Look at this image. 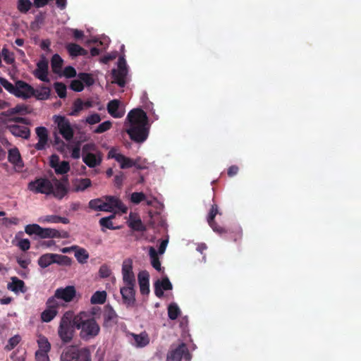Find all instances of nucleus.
Returning <instances> with one entry per match:
<instances>
[{
    "mask_svg": "<svg viewBox=\"0 0 361 361\" xmlns=\"http://www.w3.org/2000/svg\"><path fill=\"white\" fill-rule=\"evenodd\" d=\"M148 118L141 109H134L128 114L125 122L126 132L137 143L145 141L149 135Z\"/></svg>",
    "mask_w": 361,
    "mask_h": 361,
    "instance_id": "obj_1",
    "label": "nucleus"
},
{
    "mask_svg": "<svg viewBox=\"0 0 361 361\" xmlns=\"http://www.w3.org/2000/svg\"><path fill=\"white\" fill-rule=\"evenodd\" d=\"M86 314L81 312L74 317L73 325L77 329H80V336L85 341H88L97 336L100 327L94 318L85 319Z\"/></svg>",
    "mask_w": 361,
    "mask_h": 361,
    "instance_id": "obj_2",
    "label": "nucleus"
},
{
    "mask_svg": "<svg viewBox=\"0 0 361 361\" xmlns=\"http://www.w3.org/2000/svg\"><path fill=\"white\" fill-rule=\"evenodd\" d=\"M73 313L71 311L66 312L61 319L58 334L61 340L64 343H69L73 337L74 328L73 325Z\"/></svg>",
    "mask_w": 361,
    "mask_h": 361,
    "instance_id": "obj_3",
    "label": "nucleus"
},
{
    "mask_svg": "<svg viewBox=\"0 0 361 361\" xmlns=\"http://www.w3.org/2000/svg\"><path fill=\"white\" fill-rule=\"evenodd\" d=\"M116 66V68H114L111 71L113 82L118 84L120 87H124L128 74V67L124 56L118 58Z\"/></svg>",
    "mask_w": 361,
    "mask_h": 361,
    "instance_id": "obj_4",
    "label": "nucleus"
},
{
    "mask_svg": "<svg viewBox=\"0 0 361 361\" xmlns=\"http://www.w3.org/2000/svg\"><path fill=\"white\" fill-rule=\"evenodd\" d=\"M27 188L35 194L49 195L52 192V182L46 178H38L30 181L27 185Z\"/></svg>",
    "mask_w": 361,
    "mask_h": 361,
    "instance_id": "obj_5",
    "label": "nucleus"
},
{
    "mask_svg": "<svg viewBox=\"0 0 361 361\" xmlns=\"http://www.w3.org/2000/svg\"><path fill=\"white\" fill-rule=\"evenodd\" d=\"M52 195L56 199L61 200L69 191V183L67 176H63L61 180L56 178L52 179Z\"/></svg>",
    "mask_w": 361,
    "mask_h": 361,
    "instance_id": "obj_6",
    "label": "nucleus"
},
{
    "mask_svg": "<svg viewBox=\"0 0 361 361\" xmlns=\"http://www.w3.org/2000/svg\"><path fill=\"white\" fill-rule=\"evenodd\" d=\"M54 123L57 124L59 133L67 141H71L74 135V130L71 127L70 121L65 116H54Z\"/></svg>",
    "mask_w": 361,
    "mask_h": 361,
    "instance_id": "obj_7",
    "label": "nucleus"
},
{
    "mask_svg": "<svg viewBox=\"0 0 361 361\" xmlns=\"http://www.w3.org/2000/svg\"><path fill=\"white\" fill-rule=\"evenodd\" d=\"M96 73H82L77 75V79L72 81L71 90H83L85 86L90 87L95 82Z\"/></svg>",
    "mask_w": 361,
    "mask_h": 361,
    "instance_id": "obj_8",
    "label": "nucleus"
},
{
    "mask_svg": "<svg viewBox=\"0 0 361 361\" xmlns=\"http://www.w3.org/2000/svg\"><path fill=\"white\" fill-rule=\"evenodd\" d=\"M182 358L185 360L191 359V355L184 343H181L176 348L169 351L166 361H181Z\"/></svg>",
    "mask_w": 361,
    "mask_h": 361,
    "instance_id": "obj_9",
    "label": "nucleus"
},
{
    "mask_svg": "<svg viewBox=\"0 0 361 361\" xmlns=\"http://www.w3.org/2000/svg\"><path fill=\"white\" fill-rule=\"evenodd\" d=\"M122 276L125 285L135 286V277L133 271V261L125 259L122 264Z\"/></svg>",
    "mask_w": 361,
    "mask_h": 361,
    "instance_id": "obj_10",
    "label": "nucleus"
},
{
    "mask_svg": "<svg viewBox=\"0 0 361 361\" xmlns=\"http://www.w3.org/2000/svg\"><path fill=\"white\" fill-rule=\"evenodd\" d=\"M105 204H106V212H112L116 209L123 214H126L128 212V207L122 202V201L117 197L106 195L104 196Z\"/></svg>",
    "mask_w": 361,
    "mask_h": 361,
    "instance_id": "obj_11",
    "label": "nucleus"
},
{
    "mask_svg": "<svg viewBox=\"0 0 361 361\" xmlns=\"http://www.w3.org/2000/svg\"><path fill=\"white\" fill-rule=\"evenodd\" d=\"M135 286H127L121 288L120 292L123 303L127 307H133L135 303Z\"/></svg>",
    "mask_w": 361,
    "mask_h": 361,
    "instance_id": "obj_12",
    "label": "nucleus"
},
{
    "mask_svg": "<svg viewBox=\"0 0 361 361\" xmlns=\"http://www.w3.org/2000/svg\"><path fill=\"white\" fill-rule=\"evenodd\" d=\"M34 74L39 80L43 82H49L48 61L44 56H42L37 62Z\"/></svg>",
    "mask_w": 361,
    "mask_h": 361,
    "instance_id": "obj_13",
    "label": "nucleus"
},
{
    "mask_svg": "<svg viewBox=\"0 0 361 361\" xmlns=\"http://www.w3.org/2000/svg\"><path fill=\"white\" fill-rule=\"evenodd\" d=\"M217 214H219L218 206L217 204H214L212 205L208 214L207 222L214 232L219 234H223L226 232V229L219 226L214 221V218Z\"/></svg>",
    "mask_w": 361,
    "mask_h": 361,
    "instance_id": "obj_14",
    "label": "nucleus"
},
{
    "mask_svg": "<svg viewBox=\"0 0 361 361\" xmlns=\"http://www.w3.org/2000/svg\"><path fill=\"white\" fill-rule=\"evenodd\" d=\"M108 157L114 159L120 164L122 169H129L133 166V159L124 156L121 153H117L115 150L111 149L109 152Z\"/></svg>",
    "mask_w": 361,
    "mask_h": 361,
    "instance_id": "obj_15",
    "label": "nucleus"
},
{
    "mask_svg": "<svg viewBox=\"0 0 361 361\" xmlns=\"http://www.w3.org/2000/svg\"><path fill=\"white\" fill-rule=\"evenodd\" d=\"M75 288L73 286H66L64 288H60L56 290L55 297L61 299L65 302H71L75 296Z\"/></svg>",
    "mask_w": 361,
    "mask_h": 361,
    "instance_id": "obj_16",
    "label": "nucleus"
},
{
    "mask_svg": "<svg viewBox=\"0 0 361 361\" xmlns=\"http://www.w3.org/2000/svg\"><path fill=\"white\" fill-rule=\"evenodd\" d=\"M107 111L114 118H119L124 116L125 111L121 107V102L118 99L111 100L107 104Z\"/></svg>",
    "mask_w": 361,
    "mask_h": 361,
    "instance_id": "obj_17",
    "label": "nucleus"
},
{
    "mask_svg": "<svg viewBox=\"0 0 361 361\" xmlns=\"http://www.w3.org/2000/svg\"><path fill=\"white\" fill-rule=\"evenodd\" d=\"M17 97L24 99H28L32 96H35L36 99L39 100H45L50 97L53 92H11Z\"/></svg>",
    "mask_w": 361,
    "mask_h": 361,
    "instance_id": "obj_18",
    "label": "nucleus"
},
{
    "mask_svg": "<svg viewBox=\"0 0 361 361\" xmlns=\"http://www.w3.org/2000/svg\"><path fill=\"white\" fill-rule=\"evenodd\" d=\"M173 288L169 278L165 276L161 281L157 280L154 283V294L158 298L164 295V290H170Z\"/></svg>",
    "mask_w": 361,
    "mask_h": 361,
    "instance_id": "obj_19",
    "label": "nucleus"
},
{
    "mask_svg": "<svg viewBox=\"0 0 361 361\" xmlns=\"http://www.w3.org/2000/svg\"><path fill=\"white\" fill-rule=\"evenodd\" d=\"M6 128L8 131L16 137H20L24 139H28L30 137V131L26 126L13 124L8 125Z\"/></svg>",
    "mask_w": 361,
    "mask_h": 361,
    "instance_id": "obj_20",
    "label": "nucleus"
},
{
    "mask_svg": "<svg viewBox=\"0 0 361 361\" xmlns=\"http://www.w3.org/2000/svg\"><path fill=\"white\" fill-rule=\"evenodd\" d=\"M0 84L6 90H34L32 87L22 80H18L16 82V89L11 82L3 78H0Z\"/></svg>",
    "mask_w": 361,
    "mask_h": 361,
    "instance_id": "obj_21",
    "label": "nucleus"
},
{
    "mask_svg": "<svg viewBox=\"0 0 361 361\" xmlns=\"http://www.w3.org/2000/svg\"><path fill=\"white\" fill-rule=\"evenodd\" d=\"M39 138L38 142L35 145L37 150H43L48 142V131L45 127H37L35 129Z\"/></svg>",
    "mask_w": 361,
    "mask_h": 361,
    "instance_id": "obj_22",
    "label": "nucleus"
},
{
    "mask_svg": "<svg viewBox=\"0 0 361 361\" xmlns=\"http://www.w3.org/2000/svg\"><path fill=\"white\" fill-rule=\"evenodd\" d=\"M140 286V291L142 295H147L149 293V275L146 271H140L137 276Z\"/></svg>",
    "mask_w": 361,
    "mask_h": 361,
    "instance_id": "obj_23",
    "label": "nucleus"
},
{
    "mask_svg": "<svg viewBox=\"0 0 361 361\" xmlns=\"http://www.w3.org/2000/svg\"><path fill=\"white\" fill-rule=\"evenodd\" d=\"M11 282L7 284V288L14 293L21 292L25 293L27 291V288L23 281L19 279L16 276L11 278Z\"/></svg>",
    "mask_w": 361,
    "mask_h": 361,
    "instance_id": "obj_24",
    "label": "nucleus"
},
{
    "mask_svg": "<svg viewBox=\"0 0 361 361\" xmlns=\"http://www.w3.org/2000/svg\"><path fill=\"white\" fill-rule=\"evenodd\" d=\"M68 53L72 58L78 56H86L87 51L80 45L75 43H68L66 45Z\"/></svg>",
    "mask_w": 361,
    "mask_h": 361,
    "instance_id": "obj_25",
    "label": "nucleus"
},
{
    "mask_svg": "<svg viewBox=\"0 0 361 361\" xmlns=\"http://www.w3.org/2000/svg\"><path fill=\"white\" fill-rule=\"evenodd\" d=\"M82 161L90 168H94L101 164L102 157L99 154L97 155L93 153H88L87 154H84L82 157Z\"/></svg>",
    "mask_w": 361,
    "mask_h": 361,
    "instance_id": "obj_26",
    "label": "nucleus"
},
{
    "mask_svg": "<svg viewBox=\"0 0 361 361\" xmlns=\"http://www.w3.org/2000/svg\"><path fill=\"white\" fill-rule=\"evenodd\" d=\"M92 185L90 178H75L73 180V190L75 192H82Z\"/></svg>",
    "mask_w": 361,
    "mask_h": 361,
    "instance_id": "obj_27",
    "label": "nucleus"
},
{
    "mask_svg": "<svg viewBox=\"0 0 361 361\" xmlns=\"http://www.w3.org/2000/svg\"><path fill=\"white\" fill-rule=\"evenodd\" d=\"M79 357L78 350L74 346L66 348L61 354L63 361H73Z\"/></svg>",
    "mask_w": 361,
    "mask_h": 361,
    "instance_id": "obj_28",
    "label": "nucleus"
},
{
    "mask_svg": "<svg viewBox=\"0 0 361 361\" xmlns=\"http://www.w3.org/2000/svg\"><path fill=\"white\" fill-rule=\"evenodd\" d=\"M63 59L58 54L53 55L51 59V66L53 73L59 75L63 69Z\"/></svg>",
    "mask_w": 361,
    "mask_h": 361,
    "instance_id": "obj_29",
    "label": "nucleus"
},
{
    "mask_svg": "<svg viewBox=\"0 0 361 361\" xmlns=\"http://www.w3.org/2000/svg\"><path fill=\"white\" fill-rule=\"evenodd\" d=\"M8 160L10 163L14 164L15 166H20L23 161L18 148L14 147L8 150Z\"/></svg>",
    "mask_w": 361,
    "mask_h": 361,
    "instance_id": "obj_30",
    "label": "nucleus"
},
{
    "mask_svg": "<svg viewBox=\"0 0 361 361\" xmlns=\"http://www.w3.org/2000/svg\"><path fill=\"white\" fill-rule=\"evenodd\" d=\"M39 237L41 238H54L60 236V231L54 228H42L40 226Z\"/></svg>",
    "mask_w": 361,
    "mask_h": 361,
    "instance_id": "obj_31",
    "label": "nucleus"
},
{
    "mask_svg": "<svg viewBox=\"0 0 361 361\" xmlns=\"http://www.w3.org/2000/svg\"><path fill=\"white\" fill-rule=\"evenodd\" d=\"M55 254L47 253L38 259V264L42 268H46L54 263Z\"/></svg>",
    "mask_w": 361,
    "mask_h": 361,
    "instance_id": "obj_32",
    "label": "nucleus"
},
{
    "mask_svg": "<svg viewBox=\"0 0 361 361\" xmlns=\"http://www.w3.org/2000/svg\"><path fill=\"white\" fill-rule=\"evenodd\" d=\"M149 255L151 259L152 266L158 271H161V266L157 251L153 247H149Z\"/></svg>",
    "mask_w": 361,
    "mask_h": 361,
    "instance_id": "obj_33",
    "label": "nucleus"
},
{
    "mask_svg": "<svg viewBox=\"0 0 361 361\" xmlns=\"http://www.w3.org/2000/svg\"><path fill=\"white\" fill-rule=\"evenodd\" d=\"M88 206L94 211L106 212V210H107V209H106V204H105V201L102 198L91 200L88 203Z\"/></svg>",
    "mask_w": 361,
    "mask_h": 361,
    "instance_id": "obj_34",
    "label": "nucleus"
},
{
    "mask_svg": "<svg viewBox=\"0 0 361 361\" xmlns=\"http://www.w3.org/2000/svg\"><path fill=\"white\" fill-rule=\"evenodd\" d=\"M39 349L36 352L48 354L51 350V344L45 336H39L37 340Z\"/></svg>",
    "mask_w": 361,
    "mask_h": 361,
    "instance_id": "obj_35",
    "label": "nucleus"
},
{
    "mask_svg": "<svg viewBox=\"0 0 361 361\" xmlns=\"http://www.w3.org/2000/svg\"><path fill=\"white\" fill-rule=\"evenodd\" d=\"M99 42L102 47L101 48L93 47L90 50L91 55L93 56L98 55L101 51L105 50L108 47L110 43V39L106 36L102 37Z\"/></svg>",
    "mask_w": 361,
    "mask_h": 361,
    "instance_id": "obj_36",
    "label": "nucleus"
},
{
    "mask_svg": "<svg viewBox=\"0 0 361 361\" xmlns=\"http://www.w3.org/2000/svg\"><path fill=\"white\" fill-rule=\"evenodd\" d=\"M115 218L114 214L110 215L107 217H103L99 220V224L102 226V231L103 232L105 231L104 228H108L110 230H116L118 229V227L114 226L112 219Z\"/></svg>",
    "mask_w": 361,
    "mask_h": 361,
    "instance_id": "obj_37",
    "label": "nucleus"
},
{
    "mask_svg": "<svg viewBox=\"0 0 361 361\" xmlns=\"http://www.w3.org/2000/svg\"><path fill=\"white\" fill-rule=\"evenodd\" d=\"M133 336L137 347L142 348L146 346L149 343V337L145 333L133 334Z\"/></svg>",
    "mask_w": 361,
    "mask_h": 361,
    "instance_id": "obj_38",
    "label": "nucleus"
},
{
    "mask_svg": "<svg viewBox=\"0 0 361 361\" xmlns=\"http://www.w3.org/2000/svg\"><path fill=\"white\" fill-rule=\"evenodd\" d=\"M106 291H96L91 297L90 302L93 305L104 304L106 300Z\"/></svg>",
    "mask_w": 361,
    "mask_h": 361,
    "instance_id": "obj_39",
    "label": "nucleus"
},
{
    "mask_svg": "<svg viewBox=\"0 0 361 361\" xmlns=\"http://www.w3.org/2000/svg\"><path fill=\"white\" fill-rule=\"evenodd\" d=\"M130 220L128 223V226L133 230L136 231H145V226L143 225L140 218L132 219V214L130 215Z\"/></svg>",
    "mask_w": 361,
    "mask_h": 361,
    "instance_id": "obj_40",
    "label": "nucleus"
},
{
    "mask_svg": "<svg viewBox=\"0 0 361 361\" xmlns=\"http://www.w3.org/2000/svg\"><path fill=\"white\" fill-rule=\"evenodd\" d=\"M1 56L6 64L13 65L15 63V56L6 47L1 49Z\"/></svg>",
    "mask_w": 361,
    "mask_h": 361,
    "instance_id": "obj_41",
    "label": "nucleus"
},
{
    "mask_svg": "<svg viewBox=\"0 0 361 361\" xmlns=\"http://www.w3.org/2000/svg\"><path fill=\"white\" fill-rule=\"evenodd\" d=\"M57 312V310L47 307V309L42 312L41 319L44 322H49L56 316Z\"/></svg>",
    "mask_w": 361,
    "mask_h": 361,
    "instance_id": "obj_42",
    "label": "nucleus"
},
{
    "mask_svg": "<svg viewBox=\"0 0 361 361\" xmlns=\"http://www.w3.org/2000/svg\"><path fill=\"white\" fill-rule=\"evenodd\" d=\"M180 313V310L178 307V306L175 304L172 303L170 304L168 307V316L170 319L175 320L178 318Z\"/></svg>",
    "mask_w": 361,
    "mask_h": 361,
    "instance_id": "obj_43",
    "label": "nucleus"
},
{
    "mask_svg": "<svg viewBox=\"0 0 361 361\" xmlns=\"http://www.w3.org/2000/svg\"><path fill=\"white\" fill-rule=\"evenodd\" d=\"M59 77H65L66 78H74L77 75V73L75 69L71 66H68L65 67L61 70V72L58 75Z\"/></svg>",
    "mask_w": 361,
    "mask_h": 361,
    "instance_id": "obj_44",
    "label": "nucleus"
},
{
    "mask_svg": "<svg viewBox=\"0 0 361 361\" xmlns=\"http://www.w3.org/2000/svg\"><path fill=\"white\" fill-rule=\"evenodd\" d=\"M55 173L58 175H63L70 171V164L66 161L60 162L56 168L54 169Z\"/></svg>",
    "mask_w": 361,
    "mask_h": 361,
    "instance_id": "obj_45",
    "label": "nucleus"
},
{
    "mask_svg": "<svg viewBox=\"0 0 361 361\" xmlns=\"http://www.w3.org/2000/svg\"><path fill=\"white\" fill-rule=\"evenodd\" d=\"M104 318V321L106 322H114L117 318V314L111 307L107 306L105 308Z\"/></svg>",
    "mask_w": 361,
    "mask_h": 361,
    "instance_id": "obj_46",
    "label": "nucleus"
},
{
    "mask_svg": "<svg viewBox=\"0 0 361 361\" xmlns=\"http://www.w3.org/2000/svg\"><path fill=\"white\" fill-rule=\"evenodd\" d=\"M71 259L66 255L55 254L54 263L59 265L70 266L71 264Z\"/></svg>",
    "mask_w": 361,
    "mask_h": 361,
    "instance_id": "obj_47",
    "label": "nucleus"
},
{
    "mask_svg": "<svg viewBox=\"0 0 361 361\" xmlns=\"http://www.w3.org/2000/svg\"><path fill=\"white\" fill-rule=\"evenodd\" d=\"M112 127V123L110 121H106L100 123L93 132L97 134L103 133L109 130Z\"/></svg>",
    "mask_w": 361,
    "mask_h": 361,
    "instance_id": "obj_48",
    "label": "nucleus"
},
{
    "mask_svg": "<svg viewBox=\"0 0 361 361\" xmlns=\"http://www.w3.org/2000/svg\"><path fill=\"white\" fill-rule=\"evenodd\" d=\"M26 109H27V107L23 105H17L14 108L8 109L6 111L4 112L2 114L4 116H12L16 114L25 112Z\"/></svg>",
    "mask_w": 361,
    "mask_h": 361,
    "instance_id": "obj_49",
    "label": "nucleus"
},
{
    "mask_svg": "<svg viewBox=\"0 0 361 361\" xmlns=\"http://www.w3.org/2000/svg\"><path fill=\"white\" fill-rule=\"evenodd\" d=\"M82 109H84L83 101L78 98L74 101L73 104V109L70 114L71 116H77Z\"/></svg>",
    "mask_w": 361,
    "mask_h": 361,
    "instance_id": "obj_50",
    "label": "nucleus"
},
{
    "mask_svg": "<svg viewBox=\"0 0 361 361\" xmlns=\"http://www.w3.org/2000/svg\"><path fill=\"white\" fill-rule=\"evenodd\" d=\"M32 2L30 0H18L17 6L21 13H27L31 8Z\"/></svg>",
    "mask_w": 361,
    "mask_h": 361,
    "instance_id": "obj_51",
    "label": "nucleus"
},
{
    "mask_svg": "<svg viewBox=\"0 0 361 361\" xmlns=\"http://www.w3.org/2000/svg\"><path fill=\"white\" fill-rule=\"evenodd\" d=\"M146 200L145 195L142 192H133L130 195V201L135 204H138L141 202Z\"/></svg>",
    "mask_w": 361,
    "mask_h": 361,
    "instance_id": "obj_52",
    "label": "nucleus"
},
{
    "mask_svg": "<svg viewBox=\"0 0 361 361\" xmlns=\"http://www.w3.org/2000/svg\"><path fill=\"white\" fill-rule=\"evenodd\" d=\"M20 340L21 338L19 335H15L14 336L9 338L5 348L7 350H11L20 343Z\"/></svg>",
    "mask_w": 361,
    "mask_h": 361,
    "instance_id": "obj_53",
    "label": "nucleus"
},
{
    "mask_svg": "<svg viewBox=\"0 0 361 361\" xmlns=\"http://www.w3.org/2000/svg\"><path fill=\"white\" fill-rule=\"evenodd\" d=\"M40 226L36 224L27 225L25 228V231L27 234L31 235L33 234L39 235Z\"/></svg>",
    "mask_w": 361,
    "mask_h": 361,
    "instance_id": "obj_54",
    "label": "nucleus"
},
{
    "mask_svg": "<svg viewBox=\"0 0 361 361\" xmlns=\"http://www.w3.org/2000/svg\"><path fill=\"white\" fill-rule=\"evenodd\" d=\"M111 274V270L107 264H104L100 267L99 270V275L101 278H107L110 276Z\"/></svg>",
    "mask_w": 361,
    "mask_h": 361,
    "instance_id": "obj_55",
    "label": "nucleus"
},
{
    "mask_svg": "<svg viewBox=\"0 0 361 361\" xmlns=\"http://www.w3.org/2000/svg\"><path fill=\"white\" fill-rule=\"evenodd\" d=\"M100 121L101 117L100 115L97 113H94L88 116L85 119V122L90 125L97 124L99 123Z\"/></svg>",
    "mask_w": 361,
    "mask_h": 361,
    "instance_id": "obj_56",
    "label": "nucleus"
},
{
    "mask_svg": "<svg viewBox=\"0 0 361 361\" xmlns=\"http://www.w3.org/2000/svg\"><path fill=\"white\" fill-rule=\"evenodd\" d=\"M96 150V145L94 143H87L82 146V155L87 154L88 153H92V152Z\"/></svg>",
    "mask_w": 361,
    "mask_h": 361,
    "instance_id": "obj_57",
    "label": "nucleus"
},
{
    "mask_svg": "<svg viewBox=\"0 0 361 361\" xmlns=\"http://www.w3.org/2000/svg\"><path fill=\"white\" fill-rule=\"evenodd\" d=\"M56 299V298L55 295L49 298L46 302L47 307L49 309L57 310L59 305Z\"/></svg>",
    "mask_w": 361,
    "mask_h": 361,
    "instance_id": "obj_58",
    "label": "nucleus"
},
{
    "mask_svg": "<svg viewBox=\"0 0 361 361\" xmlns=\"http://www.w3.org/2000/svg\"><path fill=\"white\" fill-rule=\"evenodd\" d=\"M18 246L19 247V248L23 250V251H27L30 249V242L28 239H21L18 243Z\"/></svg>",
    "mask_w": 361,
    "mask_h": 361,
    "instance_id": "obj_59",
    "label": "nucleus"
},
{
    "mask_svg": "<svg viewBox=\"0 0 361 361\" xmlns=\"http://www.w3.org/2000/svg\"><path fill=\"white\" fill-rule=\"evenodd\" d=\"M124 179V174L123 172L120 171L118 174H116L114 177V184L116 186L120 188Z\"/></svg>",
    "mask_w": 361,
    "mask_h": 361,
    "instance_id": "obj_60",
    "label": "nucleus"
},
{
    "mask_svg": "<svg viewBox=\"0 0 361 361\" xmlns=\"http://www.w3.org/2000/svg\"><path fill=\"white\" fill-rule=\"evenodd\" d=\"M116 56H117V53L112 52V53L108 54L105 55L104 56H103L100 59V61L103 63H107L109 61L116 59Z\"/></svg>",
    "mask_w": 361,
    "mask_h": 361,
    "instance_id": "obj_61",
    "label": "nucleus"
},
{
    "mask_svg": "<svg viewBox=\"0 0 361 361\" xmlns=\"http://www.w3.org/2000/svg\"><path fill=\"white\" fill-rule=\"evenodd\" d=\"M59 157L56 154H53L50 157L49 165L54 169L56 168L57 165L59 164Z\"/></svg>",
    "mask_w": 361,
    "mask_h": 361,
    "instance_id": "obj_62",
    "label": "nucleus"
},
{
    "mask_svg": "<svg viewBox=\"0 0 361 361\" xmlns=\"http://www.w3.org/2000/svg\"><path fill=\"white\" fill-rule=\"evenodd\" d=\"M133 166L135 167L137 169H145L147 168L145 163L142 162V160L140 158H137L135 159H133Z\"/></svg>",
    "mask_w": 361,
    "mask_h": 361,
    "instance_id": "obj_63",
    "label": "nucleus"
},
{
    "mask_svg": "<svg viewBox=\"0 0 361 361\" xmlns=\"http://www.w3.org/2000/svg\"><path fill=\"white\" fill-rule=\"evenodd\" d=\"M35 361H49L48 354L35 352Z\"/></svg>",
    "mask_w": 361,
    "mask_h": 361,
    "instance_id": "obj_64",
    "label": "nucleus"
}]
</instances>
